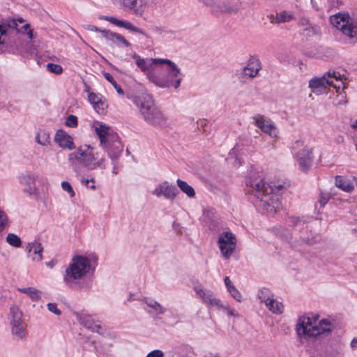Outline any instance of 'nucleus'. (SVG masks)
Returning <instances> with one entry per match:
<instances>
[{"mask_svg": "<svg viewBox=\"0 0 357 357\" xmlns=\"http://www.w3.org/2000/svg\"><path fill=\"white\" fill-rule=\"evenodd\" d=\"M246 185L259 199L258 206L261 207L269 215H273L281 206L282 201L280 191L284 188L282 185L266 184L259 176L255 174L250 176Z\"/></svg>", "mask_w": 357, "mask_h": 357, "instance_id": "obj_1", "label": "nucleus"}, {"mask_svg": "<svg viewBox=\"0 0 357 357\" xmlns=\"http://www.w3.org/2000/svg\"><path fill=\"white\" fill-rule=\"evenodd\" d=\"M91 270H94L91 267V260L86 256L76 255L66 268L63 282L66 286L74 290L88 289L90 283L84 281L83 278Z\"/></svg>", "mask_w": 357, "mask_h": 357, "instance_id": "obj_2", "label": "nucleus"}, {"mask_svg": "<svg viewBox=\"0 0 357 357\" xmlns=\"http://www.w3.org/2000/svg\"><path fill=\"white\" fill-rule=\"evenodd\" d=\"M319 314H312V317L303 316L301 317L296 325V332L299 337L305 340L312 338H319L321 335H327L331 333L334 328V324L326 319L319 321Z\"/></svg>", "mask_w": 357, "mask_h": 357, "instance_id": "obj_3", "label": "nucleus"}, {"mask_svg": "<svg viewBox=\"0 0 357 357\" xmlns=\"http://www.w3.org/2000/svg\"><path fill=\"white\" fill-rule=\"evenodd\" d=\"M93 147L91 145L84 144L78 147L74 152L68 155V160L70 165H74L77 161L82 167L89 170H93L98 168L105 169V158H98V153H93Z\"/></svg>", "mask_w": 357, "mask_h": 357, "instance_id": "obj_4", "label": "nucleus"}, {"mask_svg": "<svg viewBox=\"0 0 357 357\" xmlns=\"http://www.w3.org/2000/svg\"><path fill=\"white\" fill-rule=\"evenodd\" d=\"M134 102L139 108L141 114L146 123L154 126L165 123V116L162 111L154 105L151 95L143 93L138 97H135Z\"/></svg>", "mask_w": 357, "mask_h": 357, "instance_id": "obj_5", "label": "nucleus"}, {"mask_svg": "<svg viewBox=\"0 0 357 357\" xmlns=\"http://www.w3.org/2000/svg\"><path fill=\"white\" fill-rule=\"evenodd\" d=\"M161 64H167V75L164 77H160L153 72H149L147 77L150 82L155 86L160 88H169L173 86L174 89L179 87L181 82V73L180 68L167 59H162Z\"/></svg>", "mask_w": 357, "mask_h": 357, "instance_id": "obj_6", "label": "nucleus"}, {"mask_svg": "<svg viewBox=\"0 0 357 357\" xmlns=\"http://www.w3.org/2000/svg\"><path fill=\"white\" fill-rule=\"evenodd\" d=\"M22 312L17 306L10 307L9 320L12 335L15 340H23L26 337V324L22 319Z\"/></svg>", "mask_w": 357, "mask_h": 357, "instance_id": "obj_7", "label": "nucleus"}, {"mask_svg": "<svg viewBox=\"0 0 357 357\" xmlns=\"http://www.w3.org/2000/svg\"><path fill=\"white\" fill-rule=\"evenodd\" d=\"M330 22L350 39L356 38L357 28L355 27V23H353L351 20V15L348 13H335L330 17Z\"/></svg>", "mask_w": 357, "mask_h": 357, "instance_id": "obj_8", "label": "nucleus"}, {"mask_svg": "<svg viewBox=\"0 0 357 357\" xmlns=\"http://www.w3.org/2000/svg\"><path fill=\"white\" fill-rule=\"evenodd\" d=\"M218 244L222 256L229 259L236 247V236L231 231H223L218 237Z\"/></svg>", "mask_w": 357, "mask_h": 357, "instance_id": "obj_9", "label": "nucleus"}, {"mask_svg": "<svg viewBox=\"0 0 357 357\" xmlns=\"http://www.w3.org/2000/svg\"><path fill=\"white\" fill-rule=\"evenodd\" d=\"M107 149V154L112 162L116 161L123 150L118 135H110L106 145H103Z\"/></svg>", "mask_w": 357, "mask_h": 357, "instance_id": "obj_10", "label": "nucleus"}, {"mask_svg": "<svg viewBox=\"0 0 357 357\" xmlns=\"http://www.w3.org/2000/svg\"><path fill=\"white\" fill-rule=\"evenodd\" d=\"M152 193L158 197L162 195L167 199L174 200L178 194V190L174 185L164 181L158 185Z\"/></svg>", "mask_w": 357, "mask_h": 357, "instance_id": "obj_11", "label": "nucleus"}, {"mask_svg": "<svg viewBox=\"0 0 357 357\" xmlns=\"http://www.w3.org/2000/svg\"><path fill=\"white\" fill-rule=\"evenodd\" d=\"M217 8H213L212 13H234L238 12L241 6L240 0H217L215 3Z\"/></svg>", "mask_w": 357, "mask_h": 357, "instance_id": "obj_12", "label": "nucleus"}, {"mask_svg": "<svg viewBox=\"0 0 357 357\" xmlns=\"http://www.w3.org/2000/svg\"><path fill=\"white\" fill-rule=\"evenodd\" d=\"M100 19L108 21V22L116 25L117 26L123 27V28H125L128 30H130L132 32L139 33V34L145 36L147 38H151V36L149 34H147L143 29L134 26L132 24H131L130 22H129L128 21L119 20V19H117L114 17H112V16H101Z\"/></svg>", "mask_w": 357, "mask_h": 357, "instance_id": "obj_13", "label": "nucleus"}, {"mask_svg": "<svg viewBox=\"0 0 357 357\" xmlns=\"http://www.w3.org/2000/svg\"><path fill=\"white\" fill-rule=\"evenodd\" d=\"M296 158L300 169L303 172H307L312 164V152L311 150L303 149L296 153Z\"/></svg>", "mask_w": 357, "mask_h": 357, "instance_id": "obj_14", "label": "nucleus"}, {"mask_svg": "<svg viewBox=\"0 0 357 357\" xmlns=\"http://www.w3.org/2000/svg\"><path fill=\"white\" fill-rule=\"evenodd\" d=\"M255 125L264 132L271 137H276L278 131L275 126L269 121L264 119L261 115H257L254 117Z\"/></svg>", "mask_w": 357, "mask_h": 357, "instance_id": "obj_15", "label": "nucleus"}, {"mask_svg": "<svg viewBox=\"0 0 357 357\" xmlns=\"http://www.w3.org/2000/svg\"><path fill=\"white\" fill-rule=\"evenodd\" d=\"M54 142L62 149L68 150L75 149L73 137L62 129L56 131L54 136Z\"/></svg>", "mask_w": 357, "mask_h": 357, "instance_id": "obj_16", "label": "nucleus"}, {"mask_svg": "<svg viewBox=\"0 0 357 357\" xmlns=\"http://www.w3.org/2000/svg\"><path fill=\"white\" fill-rule=\"evenodd\" d=\"M132 57L135 59V63L137 67L141 70L143 73H146V74L150 72L149 68L153 66H156L161 64V61L162 59H143L139 54L134 53L132 55Z\"/></svg>", "mask_w": 357, "mask_h": 357, "instance_id": "obj_17", "label": "nucleus"}, {"mask_svg": "<svg viewBox=\"0 0 357 357\" xmlns=\"http://www.w3.org/2000/svg\"><path fill=\"white\" fill-rule=\"evenodd\" d=\"M324 75H326V84L335 89L337 92H339L340 89L344 90L346 88L345 84L342 81V76L339 73L329 70Z\"/></svg>", "mask_w": 357, "mask_h": 357, "instance_id": "obj_18", "label": "nucleus"}, {"mask_svg": "<svg viewBox=\"0 0 357 357\" xmlns=\"http://www.w3.org/2000/svg\"><path fill=\"white\" fill-rule=\"evenodd\" d=\"M102 36L106 40L110 41L112 43L121 47V45L128 47L131 44L121 34L111 31L110 30L103 29Z\"/></svg>", "mask_w": 357, "mask_h": 357, "instance_id": "obj_19", "label": "nucleus"}, {"mask_svg": "<svg viewBox=\"0 0 357 357\" xmlns=\"http://www.w3.org/2000/svg\"><path fill=\"white\" fill-rule=\"evenodd\" d=\"M77 319L79 323L88 330L102 334V327L100 324H97L91 319V316L86 314H77Z\"/></svg>", "mask_w": 357, "mask_h": 357, "instance_id": "obj_20", "label": "nucleus"}, {"mask_svg": "<svg viewBox=\"0 0 357 357\" xmlns=\"http://www.w3.org/2000/svg\"><path fill=\"white\" fill-rule=\"evenodd\" d=\"M326 78L324 75L321 78H313L309 82V87L314 93H322L326 89Z\"/></svg>", "mask_w": 357, "mask_h": 357, "instance_id": "obj_21", "label": "nucleus"}, {"mask_svg": "<svg viewBox=\"0 0 357 357\" xmlns=\"http://www.w3.org/2000/svg\"><path fill=\"white\" fill-rule=\"evenodd\" d=\"M98 125L99 126L96 127V133L98 136L100 144L102 146L106 145L109 139V136L111 135L109 134V128L101 122H98Z\"/></svg>", "mask_w": 357, "mask_h": 357, "instance_id": "obj_22", "label": "nucleus"}, {"mask_svg": "<svg viewBox=\"0 0 357 357\" xmlns=\"http://www.w3.org/2000/svg\"><path fill=\"white\" fill-rule=\"evenodd\" d=\"M142 301L156 315L163 314L166 312V309L160 303L151 298L144 297Z\"/></svg>", "mask_w": 357, "mask_h": 357, "instance_id": "obj_23", "label": "nucleus"}, {"mask_svg": "<svg viewBox=\"0 0 357 357\" xmlns=\"http://www.w3.org/2000/svg\"><path fill=\"white\" fill-rule=\"evenodd\" d=\"M7 26L13 28L16 27L17 23L15 21H13L11 24L10 22L7 24H0V53H3L6 50V39L5 38L1 39V37L7 33Z\"/></svg>", "mask_w": 357, "mask_h": 357, "instance_id": "obj_24", "label": "nucleus"}, {"mask_svg": "<svg viewBox=\"0 0 357 357\" xmlns=\"http://www.w3.org/2000/svg\"><path fill=\"white\" fill-rule=\"evenodd\" d=\"M224 282L228 292L230 295L238 302H241L242 300V295L239 291L236 288L234 284L230 280L228 276L224 278Z\"/></svg>", "mask_w": 357, "mask_h": 357, "instance_id": "obj_25", "label": "nucleus"}, {"mask_svg": "<svg viewBox=\"0 0 357 357\" xmlns=\"http://www.w3.org/2000/svg\"><path fill=\"white\" fill-rule=\"evenodd\" d=\"M247 66L252 68L251 73H248V76L250 78H253L256 77L258 72L261 69V63L259 60L255 56H251L248 61Z\"/></svg>", "mask_w": 357, "mask_h": 357, "instance_id": "obj_26", "label": "nucleus"}, {"mask_svg": "<svg viewBox=\"0 0 357 357\" xmlns=\"http://www.w3.org/2000/svg\"><path fill=\"white\" fill-rule=\"evenodd\" d=\"M17 290L29 295L32 301L36 302L41 298V291L33 287L19 288Z\"/></svg>", "mask_w": 357, "mask_h": 357, "instance_id": "obj_27", "label": "nucleus"}, {"mask_svg": "<svg viewBox=\"0 0 357 357\" xmlns=\"http://www.w3.org/2000/svg\"><path fill=\"white\" fill-rule=\"evenodd\" d=\"M335 185L344 192H349L354 189V185L346 178L341 176L335 177Z\"/></svg>", "mask_w": 357, "mask_h": 357, "instance_id": "obj_28", "label": "nucleus"}, {"mask_svg": "<svg viewBox=\"0 0 357 357\" xmlns=\"http://www.w3.org/2000/svg\"><path fill=\"white\" fill-rule=\"evenodd\" d=\"M266 305L268 310L274 314H281L283 312V304L281 302L275 301L274 298H271Z\"/></svg>", "mask_w": 357, "mask_h": 357, "instance_id": "obj_29", "label": "nucleus"}, {"mask_svg": "<svg viewBox=\"0 0 357 357\" xmlns=\"http://www.w3.org/2000/svg\"><path fill=\"white\" fill-rule=\"evenodd\" d=\"M30 248L29 250V252H33L34 255H36V257H33V259L40 261L43 259L42 252L43 250V248L42 246V244L38 242H35L29 244Z\"/></svg>", "mask_w": 357, "mask_h": 357, "instance_id": "obj_30", "label": "nucleus"}, {"mask_svg": "<svg viewBox=\"0 0 357 357\" xmlns=\"http://www.w3.org/2000/svg\"><path fill=\"white\" fill-rule=\"evenodd\" d=\"M176 183L178 187L183 193L186 194L189 197H195V192L191 185H188L185 181L180 178L177 179Z\"/></svg>", "mask_w": 357, "mask_h": 357, "instance_id": "obj_31", "label": "nucleus"}, {"mask_svg": "<svg viewBox=\"0 0 357 357\" xmlns=\"http://www.w3.org/2000/svg\"><path fill=\"white\" fill-rule=\"evenodd\" d=\"M123 5L134 10L137 15L142 16L144 13V10L142 6H137V0H123Z\"/></svg>", "mask_w": 357, "mask_h": 357, "instance_id": "obj_32", "label": "nucleus"}, {"mask_svg": "<svg viewBox=\"0 0 357 357\" xmlns=\"http://www.w3.org/2000/svg\"><path fill=\"white\" fill-rule=\"evenodd\" d=\"M37 143L43 146H47L50 143V134L46 130H40L36 137Z\"/></svg>", "mask_w": 357, "mask_h": 357, "instance_id": "obj_33", "label": "nucleus"}, {"mask_svg": "<svg viewBox=\"0 0 357 357\" xmlns=\"http://www.w3.org/2000/svg\"><path fill=\"white\" fill-rule=\"evenodd\" d=\"M258 296L259 299L264 302L266 304L268 303V301L273 298V294L271 293V291L267 289V288H262L259 291Z\"/></svg>", "mask_w": 357, "mask_h": 357, "instance_id": "obj_34", "label": "nucleus"}, {"mask_svg": "<svg viewBox=\"0 0 357 357\" xmlns=\"http://www.w3.org/2000/svg\"><path fill=\"white\" fill-rule=\"evenodd\" d=\"M6 242L15 247V248H20L22 245V241L19 236H17L16 234L10 233L6 236Z\"/></svg>", "mask_w": 357, "mask_h": 357, "instance_id": "obj_35", "label": "nucleus"}, {"mask_svg": "<svg viewBox=\"0 0 357 357\" xmlns=\"http://www.w3.org/2000/svg\"><path fill=\"white\" fill-rule=\"evenodd\" d=\"M103 75H104V77L114 86V88L116 89V92L119 95H122V96L124 95L123 90L117 84L116 80L109 73L104 72Z\"/></svg>", "mask_w": 357, "mask_h": 357, "instance_id": "obj_36", "label": "nucleus"}, {"mask_svg": "<svg viewBox=\"0 0 357 357\" xmlns=\"http://www.w3.org/2000/svg\"><path fill=\"white\" fill-rule=\"evenodd\" d=\"M204 303L212 307H216L218 308L224 307V306L221 303L220 300L213 297V294L211 292L209 294L208 297H206V299Z\"/></svg>", "mask_w": 357, "mask_h": 357, "instance_id": "obj_37", "label": "nucleus"}, {"mask_svg": "<svg viewBox=\"0 0 357 357\" xmlns=\"http://www.w3.org/2000/svg\"><path fill=\"white\" fill-rule=\"evenodd\" d=\"M47 69L56 75H60L63 72V68L61 65L53 63H48L47 64Z\"/></svg>", "mask_w": 357, "mask_h": 357, "instance_id": "obj_38", "label": "nucleus"}, {"mask_svg": "<svg viewBox=\"0 0 357 357\" xmlns=\"http://www.w3.org/2000/svg\"><path fill=\"white\" fill-rule=\"evenodd\" d=\"M290 223L293 227L300 226L301 229L306 227L305 221L299 217H291Z\"/></svg>", "mask_w": 357, "mask_h": 357, "instance_id": "obj_39", "label": "nucleus"}, {"mask_svg": "<svg viewBox=\"0 0 357 357\" xmlns=\"http://www.w3.org/2000/svg\"><path fill=\"white\" fill-rule=\"evenodd\" d=\"M66 126L70 128H76L78 125L77 117L75 115H69L66 120Z\"/></svg>", "mask_w": 357, "mask_h": 357, "instance_id": "obj_40", "label": "nucleus"}, {"mask_svg": "<svg viewBox=\"0 0 357 357\" xmlns=\"http://www.w3.org/2000/svg\"><path fill=\"white\" fill-rule=\"evenodd\" d=\"M94 109L100 114H103L105 109L107 107V104L102 99L95 104L93 106Z\"/></svg>", "mask_w": 357, "mask_h": 357, "instance_id": "obj_41", "label": "nucleus"}, {"mask_svg": "<svg viewBox=\"0 0 357 357\" xmlns=\"http://www.w3.org/2000/svg\"><path fill=\"white\" fill-rule=\"evenodd\" d=\"M292 18L291 15H289L284 12L277 14L276 21L278 22H289Z\"/></svg>", "mask_w": 357, "mask_h": 357, "instance_id": "obj_42", "label": "nucleus"}, {"mask_svg": "<svg viewBox=\"0 0 357 357\" xmlns=\"http://www.w3.org/2000/svg\"><path fill=\"white\" fill-rule=\"evenodd\" d=\"M36 176L34 174H26L22 176V182L27 185L34 183Z\"/></svg>", "mask_w": 357, "mask_h": 357, "instance_id": "obj_43", "label": "nucleus"}, {"mask_svg": "<svg viewBox=\"0 0 357 357\" xmlns=\"http://www.w3.org/2000/svg\"><path fill=\"white\" fill-rule=\"evenodd\" d=\"M61 188L64 191L68 192L70 194V197H73L75 195L71 185L68 181H63L61 183Z\"/></svg>", "mask_w": 357, "mask_h": 357, "instance_id": "obj_44", "label": "nucleus"}, {"mask_svg": "<svg viewBox=\"0 0 357 357\" xmlns=\"http://www.w3.org/2000/svg\"><path fill=\"white\" fill-rule=\"evenodd\" d=\"M47 306L48 310L50 311L51 312H52L53 314L58 315V316L61 314V311L59 309H58L56 303H49L47 305Z\"/></svg>", "mask_w": 357, "mask_h": 357, "instance_id": "obj_45", "label": "nucleus"}, {"mask_svg": "<svg viewBox=\"0 0 357 357\" xmlns=\"http://www.w3.org/2000/svg\"><path fill=\"white\" fill-rule=\"evenodd\" d=\"M89 101L93 106L95 104H97L102 98L98 95L94 93L93 92L89 93L88 95Z\"/></svg>", "mask_w": 357, "mask_h": 357, "instance_id": "obj_46", "label": "nucleus"}, {"mask_svg": "<svg viewBox=\"0 0 357 357\" xmlns=\"http://www.w3.org/2000/svg\"><path fill=\"white\" fill-rule=\"evenodd\" d=\"M22 32L23 33H26L29 39L32 40L33 38V30L30 28L29 24H26L22 26Z\"/></svg>", "mask_w": 357, "mask_h": 357, "instance_id": "obj_47", "label": "nucleus"}, {"mask_svg": "<svg viewBox=\"0 0 357 357\" xmlns=\"http://www.w3.org/2000/svg\"><path fill=\"white\" fill-rule=\"evenodd\" d=\"M199 2L202 3L204 6L209 7L211 11L212 12L213 8H217L218 7L215 6V3L217 0H198Z\"/></svg>", "mask_w": 357, "mask_h": 357, "instance_id": "obj_48", "label": "nucleus"}, {"mask_svg": "<svg viewBox=\"0 0 357 357\" xmlns=\"http://www.w3.org/2000/svg\"><path fill=\"white\" fill-rule=\"evenodd\" d=\"M196 293L202 298L203 301L205 302L206 297L211 293L210 291H206L200 288H195Z\"/></svg>", "mask_w": 357, "mask_h": 357, "instance_id": "obj_49", "label": "nucleus"}, {"mask_svg": "<svg viewBox=\"0 0 357 357\" xmlns=\"http://www.w3.org/2000/svg\"><path fill=\"white\" fill-rule=\"evenodd\" d=\"M7 222V216L4 212L0 210V231H1Z\"/></svg>", "mask_w": 357, "mask_h": 357, "instance_id": "obj_50", "label": "nucleus"}, {"mask_svg": "<svg viewBox=\"0 0 357 357\" xmlns=\"http://www.w3.org/2000/svg\"><path fill=\"white\" fill-rule=\"evenodd\" d=\"M337 93V97L340 98L337 105L346 104L347 102V100H346V94L344 92V90L340 89Z\"/></svg>", "mask_w": 357, "mask_h": 357, "instance_id": "obj_51", "label": "nucleus"}, {"mask_svg": "<svg viewBox=\"0 0 357 357\" xmlns=\"http://www.w3.org/2000/svg\"><path fill=\"white\" fill-rule=\"evenodd\" d=\"M328 2L331 9L339 8L342 4V2L340 0H328Z\"/></svg>", "mask_w": 357, "mask_h": 357, "instance_id": "obj_52", "label": "nucleus"}, {"mask_svg": "<svg viewBox=\"0 0 357 357\" xmlns=\"http://www.w3.org/2000/svg\"><path fill=\"white\" fill-rule=\"evenodd\" d=\"M164 354L161 350L155 349L148 354L146 357H163Z\"/></svg>", "mask_w": 357, "mask_h": 357, "instance_id": "obj_53", "label": "nucleus"}, {"mask_svg": "<svg viewBox=\"0 0 357 357\" xmlns=\"http://www.w3.org/2000/svg\"><path fill=\"white\" fill-rule=\"evenodd\" d=\"M83 27L86 30L91 31H98V32H100L101 33H102V31L103 30V29H99L98 27H97L96 26L91 25V24H85V25L83 26Z\"/></svg>", "mask_w": 357, "mask_h": 357, "instance_id": "obj_54", "label": "nucleus"}, {"mask_svg": "<svg viewBox=\"0 0 357 357\" xmlns=\"http://www.w3.org/2000/svg\"><path fill=\"white\" fill-rule=\"evenodd\" d=\"M25 191L29 193L30 195H37L38 194V190L35 187L29 186Z\"/></svg>", "mask_w": 357, "mask_h": 357, "instance_id": "obj_55", "label": "nucleus"}, {"mask_svg": "<svg viewBox=\"0 0 357 357\" xmlns=\"http://www.w3.org/2000/svg\"><path fill=\"white\" fill-rule=\"evenodd\" d=\"M140 1H141V2H143L145 4L153 6L157 3L158 0H140Z\"/></svg>", "mask_w": 357, "mask_h": 357, "instance_id": "obj_56", "label": "nucleus"}, {"mask_svg": "<svg viewBox=\"0 0 357 357\" xmlns=\"http://www.w3.org/2000/svg\"><path fill=\"white\" fill-rule=\"evenodd\" d=\"M81 181L83 184H84L86 187H88L89 182H93V183L94 182V178H91V179L82 178Z\"/></svg>", "mask_w": 357, "mask_h": 357, "instance_id": "obj_57", "label": "nucleus"}, {"mask_svg": "<svg viewBox=\"0 0 357 357\" xmlns=\"http://www.w3.org/2000/svg\"><path fill=\"white\" fill-rule=\"evenodd\" d=\"M302 241L307 245H312L314 243L313 239L310 238L308 237L307 238H302Z\"/></svg>", "mask_w": 357, "mask_h": 357, "instance_id": "obj_58", "label": "nucleus"}, {"mask_svg": "<svg viewBox=\"0 0 357 357\" xmlns=\"http://www.w3.org/2000/svg\"><path fill=\"white\" fill-rule=\"evenodd\" d=\"M251 69L252 68H250L249 66H246L243 68L242 73L244 75L248 76V73H251Z\"/></svg>", "mask_w": 357, "mask_h": 357, "instance_id": "obj_59", "label": "nucleus"}, {"mask_svg": "<svg viewBox=\"0 0 357 357\" xmlns=\"http://www.w3.org/2000/svg\"><path fill=\"white\" fill-rule=\"evenodd\" d=\"M350 345H351V348H353V349L357 348V339L356 338H354L351 341Z\"/></svg>", "mask_w": 357, "mask_h": 357, "instance_id": "obj_60", "label": "nucleus"}, {"mask_svg": "<svg viewBox=\"0 0 357 357\" xmlns=\"http://www.w3.org/2000/svg\"><path fill=\"white\" fill-rule=\"evenodd\" d=\"M56 263V261L55 260H52L49 262H47L46 265H47V266L52 268L55 266Z\"/></svg>", "mask_w": 357, "mask_h": 357, "instance_id": "obj_61", "label": "nucleus"}, {"mask_svg": "<svg viewBox=\"0 0 357 357\" xmlns=\"http://www.w3.org/2000/svg\"><path fill=\"white\" fill-rule=\"evenodd\" d=\"M328 202V199L326 198H324V197H321L320 200H319V203H320V205L321 206H324Z\"/></svg>", "mask_w": 357, "mask_h": 357, "instance_id": "obj_62", "label": "nucleus"}, {"mask_svg": "<svg viewBox=\"0 0 357 357\" xmlns=\"http://www.w3.org/2000/svg\"><path fill=\"white\" fill-rule=\"evenodd\" d=\"M222 308L227 310L228 315H229V316H234V312L232 310H229L227 307H225V306Z\"/></svg>", "mask_w": 357, "mask_h": 357, "instance_id": "obj_63", "label": "nucleus"}, {"mask_svg": "<svg viewBox=\"0 0 357 357\" xmlns=\"http://www.w3.org/2000/svg\"><path fill=\"white\" fill-rule=\"evenodd\" d=\"M351 126L352 127V128L354 129H357V120H356L351 125Z\"/></svg>", "mask_w": 357, "mask_h": 357, "instance_id": "obj_64", "label": "nucleus"}]
</instances>
